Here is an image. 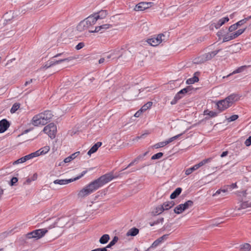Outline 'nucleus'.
I'll list each match as a JSON object with an SVG mask.
<instances>
[{
  "label": "nucleus",
  "instance_id": "72a5a7b5",
  "mask_svg": "<svg viewBox=\"0 0 251 251\" xmlns=\"http://www.w3.org/2000/svg\"><path fill=\"white\" fill-rule=\"evenodd\" d=\"M193 202L192 201H188L186 202H185L183 204H181L182 205V207L183 208L184 210H186L188 209L189 207H191L193 205Z\"/></svg>",
  "mask_w": 251,
  "mask_h": 251
},
{
  "label": "nucleus",
  "instance_id": "c756f323",
  "mask_svg": "<svg viewBox=\"0 0 251 251\" xmlns=\"http://www.w3.org/2000/svg\"><path fill=\"white\" fill-rule=\"evenodd\" d=\"M197 73H195L194 76L192 78H189L186 80V83L188 84H193L195 82H197L199 81V78L196 75Z\"/></svg>",
  "mask_w": 251,
  "mask_h": 251
},
{
  "label": "nucleus",
  "instance_id": "79ce46f5",
  "mask_svg": "<svg viewBox=\"0 0 251 251\" xmlns=\"http://www.w3.org/2000/svg\"><path fill=\"white\" fill-rule=\"evenodd\" d=\"M164 210L162 205H159L155 208V213L157 214H160L162 213Z\"/></svg>",
  "mask_w": 251,
  "mask_h": 251
},
{
  "label": "nucleus",
  "instance_id": "cd10ccee",
  "mask_svg": "<svg viewBox=\"0 0 251 251\" xmlns=\"http://www.w3.org/2000/svg\"><path fill=\"white\" fill-rule=\"evenodd\" d=\"M175 205V202L173 201H167L164 202L162 206L164 210H167L172 208Z\"/></svg>",
  "mask_w": 251,
  "mask_h": 251
},
{
  "label": "nucleus",
  "instance_id": "a18cd8bd",
  "mask_svg": "<svg viewBox=\"0 0 251 251\" xmlns=\"http://www.w3.org/2000/svg\"><path fill=\"white\" fill-rule=\"evenodd\" d=\"M166 145V144L165 141H163V142H159L157 144H155L153 146V147L155 149H158L159 148L163 147L165 146Z\"/></svg>",
  "mask_w": 251,
  "mask_h": 251
},
{
  "label": "nucleus",
  "instance_id": "0e129e2a",
  "mask_svg": "<svg viewBox=\"0 0 251 251\" xmlns=\"http://www.w3.org/2000/svg\"><path fill=\"white\" fill-rule=\"evenodd\" d=\"M230 38H231V40L234 39L236 38H237L236 36L235 35V33H232L229 34Z\"/></svg>",
  "mask_w": 251,
  "mask_h": 251
},
{
  "label": "nucleus",
  "instance_id": "ddd939ff",
  "mask_svg": "<svg viewBox=\"0 0 251 251\" xmlns=\"http://www.w3.org/2000/svg\"><path fill=\"white\" fill-rule=\"evenodd\" d=\"M112 26V25L110 24H104L100 26H96L94 30H89V32L94 33L100 31L101 33H102L107 29H108Z\"/></svg>",
  "mask_w": 251,
  "mask_h": 251
},
{
  "label": "nucleus",
  "instance_id": "09e8293b",
  "mask_svg": "<svg viewBox=\"0 0 251 251\" xmlns=\"http://www.w3.org/2000/svg\"><path fill=\"white\" fill-rule=\"evenodd\" d=\"M238 118V116L237 115H233L230 116L229 118H227V121L229 122L234 121L237 119Z\"/></svg>",
  "mask_w": 251,
  "mask_h": 251
},
{
  "label": "nucleus",
  "instance_id": "39448f33",
  "mask_svg": "<svg viewBox=\"0 0 251 251\" xmlns=\"http://www.w3.org/2000/svg\"><path fill=\"white\" fill-rule=\"evenodd\" d=\"M56 131V126L53 123L49 124L45 126L43 129V131L51 139H54L55 137Z\"/></svg>",
  "mask_w": 251,
  "mask_h": 251
},
{
  "label": "nucleus",
  "instance_id": "de8ad7c7",
  "mask_svg": "<svg viewBox=\"0 0 251 251\" xmlns=\"http://www.w3.org/2000/svg\"><path fill=\"white\" fill-rule=\"evenodd\" d=\"M72 160V159L69 156L66 157V158H65L63 162H61V163H60V164H59V166L63 165L64 163H69Z\"/></svg>",
  "mask_w": 251,
  "mask_h": 251
},
{
  "label": "nucleus",
  "instance_id": "774afa93",
  "mask_svg": "<svg viewBox=\"0 0 251 251\" xmlns=\"http://www.w3.org/2000/svg\"><path fill=\"white\" fill-rule=\"evenodd\" d=\"M165 141V143H166V145L170 144V143H171L172 142L174 141V140H173V138L172 137L169 138V139H168L166 141Z\"/></svg>",
  "mask_w": 251,
  "mask_h": 251
},
{
  "label": "nucleus",
  "instance_id": "49530a36",
  "mask_svg": "<svg viewBox=\"0 0 251 251\" xmlns=\"http://www.w3.org/2000/svg\"><path fill=\"white\" fill-rule=\"evenodd\" d=\"M248 19H249L248 18H245L244 19H242V20L239 21V22H238L237 23H236V25L237 26V27L241 26V25H244L245 23H246L247 22V21L248 20Z\"/></svg>",
  "mask_w": 251,
  "mask_h": 251
},
{
  "label": "nucleus",
  "instance_id": "69168bd1",
  "mask_svg": "<svg viewBox=\"0 0 251 251\" xmlns=\"http://www.w3.org/2000/svg\"><path fill=\"white\" fill-rule=\"evenodd\" d=\"M168 236V234H165V235H163L162 236L160 237V238L162 240V241H163L164 240H165L167 239Z\"/></svg>",
  "mask_w": 251,
  "mask_h": 251
},
{
  "label": "nucleus",
  "instance_id": "2eb2a0df",
  "mask_svg": "<svg viewBox=\"0 0 251 251\" xmlns=\"http://www.w3.org/2000/svg\"><path fill=\"white\" fill-rule=\"evenodd\" d=\"M40 115H42V117L45 122H46V124H47L49 121L51 119L53 115L50 111L47 110L44 111V112L40 113Z\"/></svg>",
  "mask_w": 251,
  "mask_h": 251
},
{
  "label": "nucleus",
  "instance_id": "c85d7f7f",
  "mask_svg": "<svg viewBox=\"0 0 251 251\" xmlns=\"http://www.w3.org/2000/svg\"><path fill=\"white\" fill-rule=\"evenodd\" d=\"M109 239V235L104 234L100 238L99 242L100 244H104L108 242Z\"/></svg>",
  "mask_w": 251,
  "mask_h": 251
},
{
  "label": "nucleus",
  "instance_id": "f3484780",
  "mask_svg": "<svg viewBox=\"0 0 251 251\" xmlns=\"http://www.w3.org/2000/svg\"><path fill=\"white\" fill-rule=\"evenodd\" d=\"M10 126L9 123L6 119H3L0 121V133L5 131Z\"/></svg>",
  "mask_w": 251,
  "mask_h": 251
},
{
  "label": "nucleus",
  "instance_id": "680f3d73",
  "mask_svg": "<svg viewBox=\"0 0 251 251\" xmlns=\"http://www.w3.org/2000/svg\"><path fill=\"white\" fill-rule=\"evenodd\" d=\"M142 112H143V111H141V109H140V110H139V111H137V112L135 113V114H134V116H135V117H139L141 115V113H142Z\"/></svg>",
  "mask_w": 251,
  "mask_h": 251
},
{
  "label": "nucleus",
  "instance_id": "dca6fc26",
  "mask_svg": "<svg viewBox=\"0 0 251 251\" xmlns=\"http://www.w3.org/2000/svg\"><path fill=\"white\" fill-rule=\"evenodd\" d=\"M83 21L85 23H86L88 28H89L93 25L96 24L97 22V19L95 17H94L93 15L89 16L85 19Z\"/></svg>",
  "mask_w": 251,
  "mask_h": 251
},
{
  "label": "nucleus",
  "instance_id": "e433bc0d",
  "mask_svg": "<svg viewBox=\"0 0 251 251\" xmlns=\"http://www.w3.org/2000/svg\"><path fill=\"white\" fill-rule=\"evenodd\" d=\"M118 237L117 236H115L112 240L109 243V244L107 246V248H110L112 246H114L118 241Z\"/></svg>",
  "mask_w": 251,
  "mask_h": 251
},
{
  "label": "nucleus",
  "instance_id": "f704fd0d",
  "mask_svg": "<svg viewBox=\"0 0 251 251\" xmlns=\"http://www.w3.org/2000/svg\"><path fill=\"white\" fill-rule=\"evenodd\" d=\"M37 153H36V152H34L29 154H28L27 155L24 156V157L25 161H26L27 160H28L30 159H32V158H33L35 157H37Z\"/></svg>",
  "mask_w": 251,
  "mask_h": 251
},
{
  "label": "nucleus",
  "instance_id": "a211bd4d",
  "mask_svg": "<svg viewBox=\"0 0 251 251\" xmlns=\"http://www.w3.org/2000/svg\"><path fill=\"white\" fill-rule=\"evenodd\" d=\"M107 15V11L101 10L98 13H94L93 14L94 17L96 18L97 21L98 19H103L105 18Z\"/></svg>",
  "mask_w": 251,
  "mask_h": 251
},
{
  "label": "nucleus",
  "instance_id": "4468645a",
  "mask_svg": "<svg viewBox=\"0 0 251 251\" xmlns=\"http://www.w3.org/2000/svg\"><path fill=\"white\" fill-rule=\"evenodd\" d=\"M75 59V58L74 57H69L62 58V59H60L58 60H51L50 61H49V62H50V66H52L53 65L58 64L61 63L63 62H69V61L73 60Z\"/></svg>",
  "mask_w": 251,
  "mask_h": 251
},
{
  "label": "nucleus",
  "instance_id": "603ef678",
  "mask_svg": "<svg viewBox=\"0 0 251 251\" xmlns=\"http://www.w3.org/2000/svg\"><path fill=\"white\" fill-rule=\"evenodd\" d=\"M237 28H238L237 26L236 25V24H235L231 25V26H230L229 27L228 31L229 32H232V31L235 30L236 29H237Z\"/></svg>",
  "mask_w": 251,
  "mask_h": 251
},
{
  "label": "nucleus",
  "instance_id": "a19ab883",
  "mask_svg": "<svg viewBox=\"0 0 251 251\" xmlns=\"http://www.w3.org/2000/svg\"><path fill=\"white\" fill-rule=\"evenodd\" d=\"M163 221H164V218H161L158 219L156 221H154L153 222H150V225L151 226H154V225H157V224H159L160 223H162L163 222Z\"/></svg>",
  "mask_w": 251,
  "mask_h": 251
},
{
  "label": "nucleus",
  "instance_id": "9d476101",
  "mask_svg": "<svg viewBox=\"0 0 251 251\" xmlns=\"http://www.w3.org/2000/svg\"><path fill=\"white\" fill-rule=\"evenodd\" d=\"M42 115H40V113L36 115H35L32 119V124L35 126H38L39 125H45L46 122H45L42 117Z\"/></svg>",
  "mask_w": 251,
  "mask_h": 251
},
{
  "label": "nucleus",
  "instance_id": "c03bdc74",
  "mask_svg": "<svg viewBox=\"0 0 251 251\" xmlns=\"http://www.w3.org/2000/svg\"><path fill=\"white\" fill-rule=\"evenodd\" d=\"M163 241L159 237L157 239H156L155 241L153 242V243L152 244L151 247L152 248H155L157 246H158L161 243H162Z\"/></svg>",
  "mask_w": 251,
  "mask_h": 251
},
{
  "label": "nucleus",
  "instance_id": "9b49d317",
  "mask_svg": "<svg viewBox=\"0 0 251 251\" xmlns=\"http://www.w3.org/2000/svg\"><path fill=\"white\" fill-rule=\"evenodd\" d=\"M218 109L222 111L226 109H227L230 106V102H228L227 100L225 99L223 100H220L217 103Z\"/></svg>",
  "mask_w": 251,
  "mask_h": 251
},
{
  "label": "nucleus",
  "instance_id": "b1692460",
  "mask_svg": "<svg viewBox=\"0 0 251 251\" xmlns=\"http://www.w3.org/2000/svg\"><path fill=\"white\" fill-rule=\"evenodd\" d=\"M139 233V229L136 227H132L126 233V235L134 236L137 235Z\"/></svg>",
  "mask_w": 251,
  "mask_h": 251
},
{
  "label": "nucleus",
  "instance_id": "bb28decb",
  "mask_svg": "<svg viewBox=\"0 0 251 251\" xmlns=\"http://www.w3.org/2000/svg\"><path fill=\"white\" fill-rule=\"evenodd\" d=\"M182 189L180 187L177 188L171 195L170 198L174 199L176 198L181 192Z\"/></svg>",
  "mask_w": 251,
  "mask_h": 251
},
{
  "label": "nucleus",
  "instance_id": "8fccbe9b",
  "mask_svg": "<svg viewBox=\"0 0 251 251\" xmlns=\"http://www.w3.org/2000/svg\"><path fill=\"white\" fill-rule=\"evenodd\" d=\"M25 162V159H24V157H23L17 160H16L15 161H14L13 163V165H15V164H19V163H24Z\"/></svg>",
  "mask_w": 251,
  "mask_h": 251
},
{
  "label": "nucleus",
  "instance_id": "5fc2aeb1",
  "mask_svg": "<svg viewBox=\"0 0 251 251\" xmlns=\"http://www.w3.org/2000/svg\"><path fill=\"white\" fill-rule=\"evenodd\" d=\"M245 144L248 147L251 145V136H250L245 142Z\"/></svg>",
  "mask_w": 251,
  "mask_h": 251
},
{
  "label": "nucleus",
  "instance_id": "0eeeda50",
  "mask_svg": "<svg viewBox=\"0 0 251 251\" xmlns=\"http://www.w3.org/2000/svg\"><path fill=\"white\" fill-rule=\"evenodd\" d=\"M212 160L211 158H208L206 159H204L201 161L200 163H199L195 165L192 167H191L190 168L187 169L186 170L185 174L186 175H190L193 171L197 170L200 167H201L203 165L207 163L210 162Z\"/></svg>",
  "mask_w": 251,
  "mask_h": 251
},
{
  "label": "nucleus",
  "instance_id": "473e14b6",
  "mask_svg": "<svg viewBox=\"0 0 251 251\" xmlns=\"http://www.w3.org/2000/svg\"><path fill=\"white\" fill-rule=\"evenodd\" d=\"M250 249L251 245L248 243H245L240 246V250L241 251H249Z\"/></svg>",
  "mask_w": 251,
  "mask_h": 251
},
{
  "label": "nucleus",
  "instance_id": "e2e57ef3",
  "mask_svg": "<svg viewBox=\"0 0 251 251\" xmlns=\"http://www.w3.org/2000/svg\"><path fill=\"white\" fill-rule=\"evenodd\" d=\"M66 55L65 53L62 52V53H57V54H56L55 55H54L53 58H55V57H59V56H65Z\"/></svg>",
  "mask_w": 251,
  "mask_h": 251
},
{
  "label": "nucleus",
  "instance_id": "423d86ee",
  "mask_svg": "<svg viewBox=\"0 0 251 251\" xmlns=\"http://www.w3.org/2000/svg\"><path fill=\"white\" fill-rule=\"evenodd\" d=\"M193 88L191 86L186 87L179 91L175 96L174 100L171 101V104H175L176 103L177 100L180 99L185 94L190 92L193 90Z\"/></svg>",
  "mask_w": 251,
  "mask_h": 251
},
{
  "label": "nucleus",
  "instance_id": "13d9d810",
  "mask_svg": "<svg viewBox=\"0 0 251 251\" xmlns=\"http://www.w3.org/2000/svg\"><path fill=\"white\" fill-rule=\"evenodd\" d=\"M231 40L229 37V35L227 34L224 36L223 38V42H226L228 41Z\"/></svg>",
  "mask_w": 251,
  "mask_h": 251
},
{
  "label": "nucleus",
  "instance_id": "58836bf2",
  "mask_svg": "<svg viewBox=\"0 0 251 251\" xmlns=\"http://www.w3.org/2000/svg\"><path fill=\"white\" fill-rule=\"evenodd\" d=\"M140 158V156H138L137 158H136L131 162H130L128 165V166L126 167L125 169H123V171L126 169L127 168H129V167H131L132 166H133L134 164L137 163L138 161L139 160Z\"/></svg>",
  "mask_w": 251,
  "mask_h": 251
},
{
  "label": "nucleus",
  "instance_id": "1a4fd4ad",
  "mask_svg": "<svg viewBox=\"0 0 251 251\" xmlns=\"http://www.w3.org/2000/svg\"><path fill=\"white\" fill-rule=\"evenodd\" d=\"M86 173H87L86 171H84L82 172V173L80 175H79V176H78L73 179L71 178V179H56L53 181V183L54 184H60V185L67 184L70 182L78 180V179L80 178L82 176H83Z\"/></svg>",
  "mask_w": 251,
  "mask_h": 251
},
{
  "label": "nucleus",
  "instance_id": "052dcab7",
  "mask_svg": "<svg viewBox=\"0 0 251 251\" xmlns=\"http://www.w3.org/2000/svg\"><path fill=\"white\" fill-rule=\"evenodd\" d=\"M57 223H58V222H55L53 225H50V226H49L48 228L49 229H51L53 227H56V226H59L58 225H57ZM60 227H63L62 226H59Z\"/></svg>",
  "mask_w": 251,
  "mask_h": 251
},
{
  "label": "nucleus",
  "instance_id": "4c0bfd02",
  "mask_svg": "<svg viewBox=\"0 0 251 251\" xmlns=\"http://www.w3.org/2000/svg\"><path fill=\"white\" fill-rule=\"evenodd\" d=\"M204 115H207L209 116L210 117H215L217 116V113L216 112L213 111H208L205 110L204 111Z\"/></svg>",
  "mask_w": 251,
  "mask_h": 251
},
{
  "label": "nucleus",
  "instance_id": "4d7b16f0",
  "mask_svg": "<svg viewBox=\"0 0 251 251\" xmlns=\"http://www.w3.org/2000/svg\"><path fill=\"white\" fill-rule=\"evenodd\" d=\"M18 181V178L16 177H13L10 181V185L11 186L14 185Z\"/></svg>",
  "mask_w": 251,
  "mask_h": 251
},
{
  "label": "nucleus",
  "instance_id": "7c9ffc66",
  "mask_svg": "<svg viewBox=\"0 0 251 251\" xmlns=\"http://www.w3.org/2000/svg\"><path fill=\"white\" fill-rule=\"evenodd\" d=\"M245 67H246V66H241V67L238 68V69H237L236 70H235V71H234L232 73L229 74L226 76H224L223 78H225L226 77H228V76H230L231 75H232L233 74L241 73L243 71L244 68Z\"/></svg>",
  "mask_w": 251,
  "mask_h": 251
},
{
  "label": "nucleus",
  "instance_id": "bf43d9fd",
  "mask_svg": "<svg viewBox=\"0 0 251 251\" xmlns=\"http://www.w3.org/2000/svg\"><path fill=\"white\" fill-rule=\"evenodd\" d=\"M79 154V151L76 152L74 153H73L71 155H70V157L71 158L72 160L74 159L76 156Z\"/></svg>",
  "mask_w": 251,
  "mask_h": 251
},
{
  "label": "nucleus",
  "instance_id": "393cba45",
  "mask_svg": "<svg viewBox=\"0 0 251 251\" xmlns=\"http://www.w3.org/2000/svg\"><path fill=\"white\" fill-rule=\"evenodd\" d=\"M248 207H251V202H249L248 201H244L240 204L239 207L236 208L238 210H240L241 209H244Z\"/></svg>",
  "mask_w": 251,
  "mask_h": 251
},
{
  "label": "nucleus",
  "instance_id": "a878e982",
  "mask_svg": "<svg viewBox=\"0 0 251 251\" xmlns=\"http://www.w3.org/2000/svg\"><path fill=\"white\" fill-rule=\"evenodd\" d=\"M237 95L233 94L228 96L226 99L227 100L228 102H230V104L231 105L234 101L237 100Z\"/></svg>",
  "mask_w": 251,
  "mask_h": 251
},
{
  "label": "nucleus",
  "instance_id": "3c124183",
  "mask_svg": "<svg viewBox=\"0 0 251 251\" xmlns=\"http://www.w3.org/2000/svg\"><path fill=\"white\" fill-rule=\"evenodd\" d=\"M246 29V28H244V29H240L239 30H238L237 31H236V32H235V35L236 36V37H238L239 35H240L241 34H242L245 30Z\"/></svg>",
  "mask_w": 251,
  "mask_h": 251
},
{
  "label": "nucleus",
  "instance_id": "f257e3e1",
  "mask_svg": "<svg viewBox=\"0 0 251 251\" xmlns=\"http://www.w3.org/2000/svg\"><path fill=\"white\" fill-rule=\"evenodd\" d=\"M113 178V176L109 174L101 176L82 189L78 194V197L84 198L91 194Z\"/></svg>",
  "mask_w": 251,
  "mask_h": 251
},
{
  "label": "nucleus",
  "instance_id": "5701e85b",
  "mask_svg": "<svg viewBox=\"0 0 251 251\" xmlns=\"http://www.w3.org/2000/svg\"><path fill=\"white\" fill-rule=\"evenodd\" d=\"M102 143L100 142H98L96 143L88 151L87 154L91 155L92 153L95 152L99 147L101 146Z\"/></svg>",
  "mask_w": 251,
  "mask_h": 251
},
{
  "label": "nucleus",
  "instance_id": "20e7f679",
  "mask_svg": "<svg viewBox=\"0 0 251 251\" xmlns=\"http://www.w3.org/2000/svg\"><path fill=\"white\" fill-rule=\"evenodd\" d=\"M47 232L48 230L45 228L36 229L27 233L26 236L28 239L35 238L38 239L44 236Z\"/></svg>",
  "mask_w": 251,
  "mask_h": 251
},
{
  "label": "nucleus",
  "instance_id": "37998d69",
  "mask_svg": "<svg viewBox=\"0 0 251 251\" xmlns=\"http://www.w3.org/2000/svg\"><path fill=\"white\" fill-rule=\"evenodd\" d=\"M163 155V153L162 152H158L152 155L151 159L152 160L160 159L162 157Z\"/></svg>",
  "mask_w": 251,
  "mask_h": 251
},
{
  "label": "nucleus",
  "instance_id": "6e6d98bb",
  "mask_svg": "<svg viewBox=\"0 0 251 251\" xmlns=\"http://www.w3.org/2000/svg\"><path fill=\"white\" fill-rule=\"evenodd\" d=\"M84 46V44L82 42L78 43L75 47V49L77 50H79L82 49Z\"/></svg>",
  "mask_w": 251,
  "mask_h": 251
},
{
  "label": "nucleus",
  "instance_id": "7ed1b4c3",
  "mask_svg": "<svg viewBox=\"0 0 251 251\" xmlns=\"http://www.w3.org/2000/svg\"><path fill=\"white\" fill-rule=\"evenodd\" d=\"M220 50H218L202 54V55L195 58L194 59V62L197 64H201L204 63L206 61L211 60L219 52Z\"/></svg>",
  "mask_w": 251,
  "mask_h": 251
},
{
  "label": "nucleus",
  "instance_id": "4be33fe9",
  "mask_svg": "<svg viewBox=\"0 0 251 251\" xmlns=\"http://www.w3.org/2000/svg\"><path fill=\"white\" fill-rule=\"evenodd\" d=\"M77 30L78 31L82 32L88 29V26H87L86 23H85L84 21H81L79 24L77 25Z\"/></svg>",
  "mask_w": 251,
  "mask_h": 251
},
{
  "label": "nucleus",
  "instance_id": "6e6552de",
  "mask_svg": "<svg viewBox=\"0 0 251 251\" xmlns=\"http://www.w3.org/2000/svg\"><path fill=\"white\" fill-rule=\"evenodd\" d=\"M164 37L165 35L163 34H160L156 37H152L148 39L147 42L152 46H156L165 40V39L162 38V37Z\"/></svg>",
  "mask_w": 251,
  "mask_h": 251
},
{
  "label": "nucleus",
  "instance_id": "412c9836",
  "mask_svg": "<svg viewBox=\"0 0 251 251\" xmlns=\"http://www.w3.org/2000/svg\"><path fill=\"white\" fill-rule=\"evenodd\" d=\"M50 147L49 146H45L42 148H41L39 150L36 151V153H37V156L40 155L45 154L50 151Z\"/></svg>",
  "mask_w": 251,
  "mask_h": 251
},
{
  "label": "nucleus",
  "instance_id": "ea45409f",
  "mask_svg": "<svg viewBox=\"0 0 251 251\" xmlns=\"http://www.w3.org/2000/svg\"><path fill=\"white\" fill-rule=\"evenodd\" d=\"M19 108H20V104L19 103H14L13 105V106L10 110L11 113H15Z\"/></svg>",
  "mask_w": 251,
  "mask_h": 251
},
{
  "label": "nucleus",
  "instance_id": "f8f14e48",
  "mask_svg": "<svg viewBox=\"0 0 251 251\" xmlns=\"http://www.w3.org/2000/svg\"><path fill=\"white\" fill-rule=\"evenodd\" d=\"M151 2H141L137 4L134 8L136 11H143L151 7Z\"/></svg>",
  "mask_w": 251,
  "mask_h": 251
},
{
  "label": "nucleus",
  "instance_id": "aec40b11",
  "mask_svg": "<svg viewBox=\"0 0 251 251\" xmlns=\"http://www.w3.org/2000/svg\"><path fill=\"white\" fill-rule=\"evenodd\" d=\"M13 18V15L12 11L5 13L3 17V24H7Z\"/></svg>",
  "mask_w": 251,
  "mask_h": 251
},
{
  "label": "nucleus",
  "instance_id": "c9c22d12",
  "mask_svg": "<svg viewBox=\"0 0 251 251\" xmlns=\"http://www.w3.org/2000/svg\"><path fill=\"white\" fill-rule=\"evenodd\" d=\"M152 104V102L151 101H149L147 103L145 104L142 107H141V111H145L147 110L148 109L150 108Z\"/></svg>",
  "mask_w": 251,
  "mask_h": 251
},
{
  "label": "nucleus",
  "instance_id": "6ab92c4d",
  "mask_svg": "<svg viewBox=\"0 0 251 251\" xmlns=\"http://www.w3.org/2000/svg\"><path fill=\"white\" fill-rule=\"evenodd\" d=\"M229 21V18L227 17L223 18L219 20L218 23H214L211 25V26H214L216 29L220 28L226 22H227Z\"/></svg>",
  "mask_w": 251,
  "mask_h": 251
},
{
  "label": "nucleus",
  "instance_id": "864d4df0",
  "mask_svg": "<svg viewBox=\"0 0 251 251\" xmlns=\"http://www.w3.org/2000/svg\"><path fill=\"white\" fill-rule=\"evenodd\" d=\"M221 192H223L224 193H226V192H227V189H219L218 190H217L215 193L214 194H213V196H217L219 194H220Z\"/></svg>",
  "mask_w": 251,
  "mask_h": 251
},
{
  "label": "nucleus",
  "instance_id": "2f4dec72",
  "mask_svg": "<svg viewBox=\"0 0 251 251\" xmlns=\"http://www.w3.org/2000/svg\"><path fill=\"white\" fill-rule=\"evenodd\" d=\"M174 211L175 213L179 214L182 213L184 211V210L183 208L182 207V205L181 204H179L177 206H176L175 208Z\"/></svg>",
  "mask_w": 251,
  "mask_h": 251
},
{
  "label": "nucleus",
  "instance_id": "f03ea898",
  "mask_svg": "<svg viewBox=\"0 0 251 251\" xmlns=\"http://www.w3.org/2000/svg\"><path fill=\"white\" fill-rule=\"evenodd\" d=\"M113 178V176L109 174L101 176L82 189L78 194V197L84 198L91 194Z\"/></svg>",
  "mask_w": 251,
  "mask_h": 251
},
{
  "label": "nucleus",
  "instance_id": "338daca9",
  "mask_svg": "<svg viewBox=\"0 0 251 251\" xmlns=\"http://www.w3.org/2000/svg\"><path fill=\"white\" fill-rule=\"evenodd\" d=\"M165 141V143H166V145L170 144V143H171L172 142L174 141V140H173V138L172 137L169 138V139H168L166 141Z\"/></svg>",
  "mask_w": 251,
  "mask_h": 251
}]
</instances>
